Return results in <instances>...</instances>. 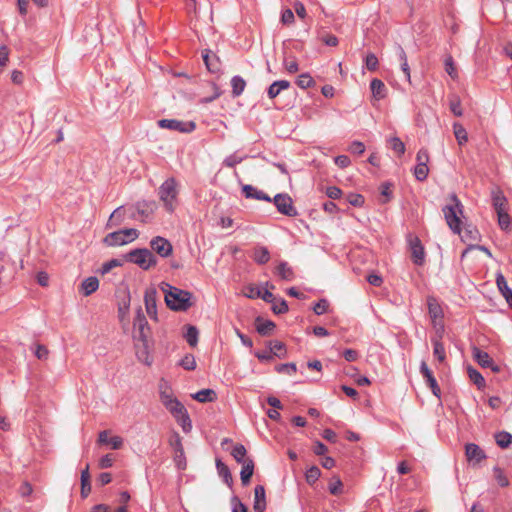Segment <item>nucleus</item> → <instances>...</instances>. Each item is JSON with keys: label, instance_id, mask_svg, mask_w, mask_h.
<instances>
[{"label": "nucleus", "instance_id": "1", "mask_svg": "<svg viewBox=\"0 0 512 512\" xmlns=\"http://www.w3.org/2000/svg\"><path fill=\"white\" fill-rule=\"evenodd\" d=\"M161 289L165 294V302L171 310L186 311L192 306V294L190 292L168 283H163Z\"/></svg>", "mask_w": 512, "mask_h": 512}, {"label": "nucleus", "instance_id": "2", "mask_svg": "<svg viewBox=\"0 0 512 512\" xmlns=\"http://www.w3.org/2000/svg\"><path fill=\"white\" fill-rule=\"evenodd\" d=\"M450 204L442 208L447 225L455 234H461V219L463 215V205L455 194L450 196Z\"/></svg>", "mask_w": 512, "mask_h": 512}, {"label": "nucleus", "instance_id": "3", "mask_svg": "<svg viewBox=\"0 0 512 512\" xmlns=\"http://www.w3.org/2000/svg\"><path fill=\"white\" fill-rule=\"evenodd\" d=\"M178 194V182L174 177L166 179L158 189L159 199L170 213L175 210Z\"/></svg>", "mask_w": 512, "mask_h": 512}, {"label": "nucleus", "instance_id": "4", "mask_svg": "<svg viewBox=\"0 0 512 512\" xmlns=\"http://www.w3.org/2000/svg\"><path fill=\"white\" fill-rule=\"evenodd\" d=\"M138 236L139 232L137 229L126 228L108 233L104 237L103 243L109 247L122 246L133 242Z\"/></svg>", "mask_w": 512, "mask_h": 512}, {"label": "nucleus", "instance_id": "5", "mask_svg": "<svg viewBox=\"0 0 512 512\" xmlns=\"http://www.w3.org/2000/svg\"><path fill=\"white\" fill-rule=\"evenodd\" d=\"M126 260L138 265L143 270H148L157 264L154 254L147 248H137L131 250L126 255Z\"/></svg>", "mask_w": 512, "mask_h": 512}, {"label": "nucleus", "instance_id": "6", "mask_svg": "<svg viewBox=\"0 0 512 512\" xmlns=\"http://www.w3.org/2000/svg\"><path fill=\"white\" fill-rule=\"evenodd\" d=\"M133 338L135 342H146L149 341L150 336V327L148 325L147 319L141 310L139 308L137 310L136 316L134 318L133 322Z\"/></svg>", "mask_w": 512, "mask_h": 512}, {"label": "nucleus", "instance_id": "7", "mask_svg": "<svg viewBox=\"0 0 512 512\" xmlns=\"http://www.w3.org/2000/svg\"><path fill=\"white\" fill-rule=\"evenodd\" d=\"M273 202L279 213L289 217H295L298 215V211L293 205V200L288 194H276L273 198Z\"/></svg>", "mask_w": 512, "mask_h": 512}, {"label": "nucleus", "instance_id": "8", "mask_svg": "<svg viewBox=\"0 0 512 512\" xmlns=\"http://www.w3.org/2000/svg\"><path fill=\"white\" fill-rule=\"evenodd\" d=\"M158 126L163 129L179 131L182 133H190L195 130L196 124L193 121H180L177 119H161Z\"/></svg>", "mask_w": 512, "mask_h": 512}, {"label": "nucleus", "instance_id": "9", "mask_svg": "<svg viewBox=\"0 0 512 512\" xmlns=\"http://www.w3.org/2000/svg\"><path fill=\"white\" fill-rule=\"evenodd\" d=\"M151 249L163 258L169 257L173 252L172 244L164 237L156 236L150 241Z\"/></svg>", "mask_w": 512, "mask_h": 512}, {"label": "nucleus", "instance_id": "10", "mask_svg": "<svg viewBox=\"0 0 512 512\" xmlns=\"http://www.w3.org/2000/svg\"><path fill=\"white\" fill-rule=\"evenodd\" d=\"M420 373L426 381L427 386L431 389L433 395L437 398L441 396V390L437 383L436 378L434 377L432 371L429 369L427 363L422 361L420 364Z\"/></svg>", "mask_w": 512, "mask_h": 512}, {"label": "nucleus", "instance_id": "11", "mask_svg": "<svg viewBox=\"0 0 512 512\" xmlns=\"http://www.w3.org/2000/svg\"><path fill=\"white\" fill-rule=\"evenodd\" d=\"M472 355L475 361L483 368H491L494 372H499V367L494 364L490 355L479 349L478 347L472 348Z\"/></svg>", "mask_w": 512, "mask_h": 512}, {"label": "nucleus", "instance_id": "12", "mask_svg": "<svg viewBox=\"0 0 512 512\" xmlns=\"http://www.w3.org/2000/svg\"><path fill=\"white\" fill-rule=\"evenodd\" d=\"M411 258L414 264L421 266L425 261V251L419 238L410 240Z\"/></svg>", "mask_w": 512, "mask_h": 512}, {"label": "nucleus", "instance_id": "13", "mask_svg": "<svg viewBox=\"0 0 512 512\" xmlns=\"http://www.w3.org/2000/svg\"><path fill=\"white\" fill-rule=\"evenodd\" d=\"M135 347L137 359L145 365L150 366L153 362V358L150 355V341L135 342Z\"/></svg>", "mask_w": 512, "mask_h": 512}, {"label": "nucleus", "instance_id": "14", "mask_svg": "<svg viewBox=\"0 0 512 512\" xmlns=\"http://www.w3.org/2000/svg\"><path fill=\"white\" fill-rule=\"evenodd\" d=\"M156 294V289L150 288L145 291L144 295V302L147 314L154 319H156L157 315Z\"/></svg>", "mask_w": 512, "mask_h": 512}, {"label": "nucleus", "instance_id": "15", "mask_svg": "<svg viewBox=\"0 0 512 512\" xmlns=\"http://www.w3.org/2000/svg\"><path fill=\"white\" fill-rule=\"evenodd\" d=\"M248 292L245 293V295L248 298L255 299V298H261L267 303H273L275 300V296L273 293H271L269 290L265 289L262 290L261 288L255 287V286H249L247 288Z\"/></svg>", "mask_w": 512, "mask_h": 512}, {"label": "nucleus", "instance_id": "16", "mask_svg": "<svg viewBox=\"0 0 512 512\" xmlns=\"http://www.w3.org/2000/svg\"><path fill=\"white\" fill-rule=\"evenodd\" d=\"M98 443L109 445L111 449L118 450L122 448L124 441L120 436H112L109 438L108 431L103 430L98 435Z\"/></svg>", "mask_w": 512, "mask_h": 512}, {"label": "nucleus", "instance_id": "17", "mask_svg": "<svg viewBox=\"0 0 512 512\" xmlns=\"http://www.w3.org/2000/svg\"><path fill=\"white\" fill-rule=\"evenodd\" d=\"M492 205L496 212L507 210V198L503 191L499 188H494L491 191Z\"/></svg>", "mask_w": 512, "mask_h": 512}, {"label": "nucleus", "instance_id": "18", "mask_svg": "<svg viewBox=\"0 0 512 512\" xmlns=\"http://www.w3.org/2000/svg\"><path fill=\"white\" fill-rule=\"evenodd\" d=\"M242 192L246 198L262 200L266 202H271L272 199L262 190H258L252 185L246 184L242 187Z\"/></svg>", "mask_w": 512, "mask_h": 512}, {"label": "nucleus", "instance_id": "19", "mask_svg": "<svg viewBox=\"0 0 512 512\" xmlns=\"http://www.w3.org/2000/svg\"><path fill=\"white\" fill-rule=\"evenodd\" d=\"M266 508V494L265 488L262 485H257L254 489V511L264 512Z\"/></svg>", "mask_w": 512, "mask_h": 512}, {"label": "nucleus", "instance_id": "20", "mask_svg": "<svg viewBox=\"0 0 512 512\" xmlns=\"http://www.w3.org/2000/svg\"><path fill=\"white\" fill-rule=\"evenodd\" d=\"M129 214L128 209H125L123 206L116 208L110 215L108 222L106 224L107 228H113L121 225L124 222L126 214Z\"/></svg>", "mask_w": 512, "mask_h": 512}, {"label": "nucleus", "instance_id": "21", "mask_svg": "<svg viewBox=\"0 0 512 512\" xmlns=\"http://www.w3.org/2000/svg\"><path fill=\"white\" fill-rule=\"evenodd\" d=\"M496 284L501 292L502 296L505 298L506 302L510 307H512V289L509 288L507 281L503 274L498 273L496 276Z\"/></svg>", "mask_w": 512, "mask_h": 512}, {"label": "nucleus", "instance_id": "22", "mask_svg": "<svg viewBox=\"0 0 512 512\" xmlns=\"http://www.w3.org/2000/svg\"><path fill=\"white\" fill-rule=\"evenodd\" d=\"M242 464V469L240 471V479L244 486H247L250 483V479L254 473V462L251 458H247Z\"/></svg>", "mask_w": 512, "mask_h": 512}, {"label": "nucleus", "instance_id": "23", "mask_svg": "<svg viewBox=\"0 0 512 512\" xmlns=\"http://www.w3.org/2000/svg\"><path fill=\"white\" fill-rule=\"evenodd\" d=\"M465 454L468 460H475L476 462H480L486 457L483 450L474 443H468L465 446Z\"/></svg>", "mask_w": 512, "mask_h": 512}, {"label": "nucleus", "instance_id": "24", "mask_svg": "<svg viewBox=\"0 0 512 512\" xmlns=\"http://www.w3.org/2000/svg\"><path fill=\"white\" fill-rule=\"evenodd\" d=\"M290 87V82L287 80L274 81L267 90L268 97L270 99L276 98L281 91L287 90Z\"/></svg>", "mask_w": 512, "mask_h": 512}, {"label": "nucleus", "instance_id": "25", "mask_svg": "<svg viewBox=\"0 0 512 512\" xmlns=\"http://www.w3.org/2000/svg\"><path fill=\"white\" fill-rule=\"evenodd\" d=\"M256 330L262 336H268L272 333L275 328V323L271 320H264L261 317H257L255 320Z\"/></svg>", "mask_w": 512, "mask_h": 512}, {"label": "nucleus", "instance_id": "26", "mask_svg": "<svg viewBox=\"0 0 512 512\" xmlns=\"http://www.w3.org/2000/svg\"><path fill=\"white\" fill-rule=\"evenodd\" d=\"M370 89L375 99L381 100L386 97V86L380 79L374 78L370 83Z\"/></svg>", "mask_w": 512, "mask_h": 512}, {"label": "nucleus", "instance_id": "27", "mask_svg": "<svg viewBox=\"0 0 512 512\" xmlns=\"http://www.w3.org/2000/svg\"><path fill=\"white\" fill-rule=\"evenodd\" d=\"M252 258L257 264L264 265L270 260V252L264 246H256L253 249Z\"/></svg>", "mask_w": 512, "mask_h": 512}, {"label": "nucleus", "instance_id": "28", "mask_svg": "<svg viewBox=\"0 0 512 512\" xmlns=\"http://www.w3.org/2000/svg\"><path fill=\"white\" fill-rule=\"evenodd\" d=\"M128 211L129 217L134 220L146 222L150 217V213L140 203H137L134 208H129Z\"/></svg>", "mask_w": 512, "mask_h": 512}, {"label": "nucleus", "instance_id": "29", "mask_svg": "<svg viewBox=\"0 0 512 512\" xmlns=\"http://www.w3.org/2000/svg\"><path fill=\"white\" fill-rule=\"evenodd\" d=\"M99 287V280L95 276H91L86 278L82 284L81 289L83 292V295L89 296L92 293H94Z\"/></svg>", "mask_w": 512, "mask_h": 512}, {"label": "nucleus", "instance_id": "30", "mask_svg": "<svg viewBox=\"0 0 512 512\" xmlns=\"http://www.w3.org/2000/svg\"><path fill=\"white\" fill-rule=\"evenodd\" d=\"M165 408L176 418L179 415H183L187 410L184 405L176 398L174 400L165 401Z\"/></svg>", "mask_w": 512, "mask_h": 512}, {"label": "nucleus", "instance_id": "31", "mask_svg": "<svg viewBox=\"0 0 512 512\" xmlns=\"http://www.w3.org/2000/svg\"><path fill=\"white\" fill-rule=\"evenodd\" d=\"M276 274L286 281H291L294 278L293 269L285 261L280 262L276 267Z\"/></svg>", "mask_w": 512, "mask_h": 512}, {"label": "nucleus", "instance_id": "32", "mask_svg": "<svg viewBox=\"0 0 512 512\" xmlns=\"http://www.w3.org/2000/svg\"><path fill=\"white\" fill-rule=\"evenodd\" d=\"M453 133L459 146H463L468 141V134L464 126L458 122L453 124Z\"/></svg>", "mask_w": 512, "mask_h": 512}, {"label": "nucleus", "instance_id": "33", "mask_svg": "<svg viewBox=\"0 0 512 512\" xmlns=\"http://www.w3.org/2000/svg\"><path fill=\"white\" fill-rule=\"evenodd\" d=\"M269 351L271 352L273 358H284L286 356L285 344L278 340L269 342Z\"/></svg>", "mask_w": 512, "mask_h": 512}, {"label": "nucleus", "instance_id": "34", "mask_svg": "<svg viewBox=\"0 0 512 512\" xmlns=\"http://www.w3.org/2000/svg\"><path fill=\"white\" fill-rule=\"evenodd\" d=\"M463 242L476 241L479 239V232L473 226H466L464 229L461 228V234H458Z\"/></svg>", "mask_w": 512, "mask_h": 512}, {"label": "nucleus", "instance_id": "35", "mask_svg": "<svg viewBox=\"0 0 512 512\" xmlns=\"http://www.w3.org/2000/svg\"><path fill=\"white\" fill-rule=\"evenodd\" d=\"M232 94L234 97L240 96L245 87L246 81L239 75L233 76L231 79Z\"/></svg>", "mask_w": 512, "mask_h": 512}, {"label": "nucleus", "instance_id": "36", "mask_svg": "<svg viewBox=\"0 0 512 512\" xmlns=\"http://www.w3.org/2000/svg\"><path fill=\"white\" fill-rule=\"evenodd\" d=\"M193 398L201 403L212 402L216 399V392L212 389H202L195 393Z\"/></svg>", "mask_w": 512, "mask_h": 512}, {"label": "nucleus", "instance_id": "37", "mask_svg": "<svg viewBox=\"0 0 512 512\" xmlns=\"http://www.w3.org/2000/svg\"><path fill=\"white\" fill-rule=\"evenodd\" d=\"M247 157V155H241L238 152H234L223 160V166L228 168H234L236 165L244 161Z\"/></svg>", "mask_w": 512, "mask_h": 512}, {"label": "nucleus", "instance_id": "38", "mask_svg": "<svg viewBox=\"0 0 512 512\" xmlns=\"http://www.w3.org/2000/svg\"><path fill=\"white\" fill-rule=\"evenodd\" d=\"M495 441L499 447L508 448L512 443V435L506 431L498 432L495 434Z\"/></svg>", "mask_w": 512, "mask_h": 512}, {"label": "nucleus", "instance_id": "39", "mask_svg": "<svg viewBox=\"0 0 512 512\" xmlns=\"http://www.w3.org/2000/svg\"><path fill=\"white\" fill-rule=\"evenodd\" d=\"M433 354L439 362H443L446 358L445 348L440 339H432Z\"/></svg>", "mask_w": 512, "mask_h": 512}, {"label": "nucleus", "instance_id": "40", "mask_svg": "<svg viewBox=\"0 0 512 512\" xmlns=\"http://www.w3.org/2000/svg\"><path fill=\"white\" fill-rule=\"evenodd\" d=\"M198 335H199V332L195 326H193V325L187 326V331H186L184 337H185L187 343L191 347H195L197 345Z\"/></svg>", "mask_w": 512, "mask_h": 512}, {"label": "nucleus", "instance_id": "41", "mask_svg": "<svg viewBox=\"0 0 512 512\" xmlns=\"http://www.w3.org/2000/svg\"><path fill=\"white\" fill-rule=\"evenodd\" d=\"M246 448L242 444H236L233 446L231 450L232 457L236 460L238 463H244V461L247 459L246 456Z\"/></svg>", "mask_w": 512, "mask_h": 512}, {"label": "nucleus", "instance_id": "42", "mask_svg": "<svg viewBox=\"0 0 512 512\" xmlns=\"http://www.w3.org/2000/svg\"><path fill=\"white\" fill-rule=\"evenodd\" d=\"M216 468L218 474L224 479L226 483L232 482V476L228 466L221 461V459H216Z\"/></svg>", "mask_w": 512, "mask_h": 512}, {"label": "nucleus", "instance_id": "43", "mask_svg": "<svg viewBox=\"0 0 512 512\" xmlns=\"http://www.w3.org/2000/svg\"><path fill=\"white\" fill-rule=\"evenodd\" d=\"M449 107H450L451 112L455 116L460 117L463 115V110L461 107V100H460L459 96L451 95L449 97Z\"/></svg>", "mask_w": 512, "mask_h": 512}, {"label": "nucleus", "instance_id": "44", "mask_svg": "<svg viewBox=\"0 0 512 512\" xmlns=\"http://www.w3.org/2000/svg\"><path fill=\"white\" fill-rule=\"evenodd\" d=\"M428 309H429V315L432 318V321L442 318V316H443L442 309L434 299H431L428 301Z\"/></svg>", "mask_w": 512, "mask_h": 512}, {"label": "nucleus", "instance_id": "45", "mask_svg": "<svg viewBox=\"0 0 512 512\" xmlns=\"http://www.w3.org/2000/svg\"><path fill=\"white\" fill-rule=\"evenodd\" d=\"M468 375H469L470 380L473 382V384H475L478 388H482L485 386L484 377L481 375V373L478 370H476L472 367H469Z\"/></svg>", "mask_w": 512, "mask_h": 512}, {"label": "nucleus", "instance_id": "46", "mask_svg": "<svg viewBox=\"0 0 512 512\" xmlns=\"http://www.w3.org/2000/svg\"><path fill=\"white\" fill-rule=\"evenodd\" d=\"M296 84L300 88L306 89V88H310V87L314 86L315 81L313 80V78L311 77V75L309 73H303L298 76Z\"/></svg>", "mask_w": 512, "mask_h": 512}, {"label": "nucleus", "instance_id": "47", "mask_svg": "<svg viewBox=\"0 0 512 512\" xmlns=\"http://www.w3.org/2000/svg\"><path fill=\"white\" fill-rule=\"evenodd\" d=\"M173 460H174L175 466L178 470L186 469L187 461H186L184 449L174 452Z\"/></svg>", "mask_w": 512, "mask_h": 512}, {"label": "nucleus", "instance_id": "48", "mask_svg": "<svg viewBox=\"0 0 512 512\" xmlns=\"http://www.w3.org/2000/svg\"><path fill=\"white\" fill-rule=\"evenodd\" d=\"M429 173V168L427 164L417 163L414 168V176L418 181H424Z\"/></svg>", "mask_w": 512, "mask_h": 512}, {"label": "nucleus", "instance_id": "49", "mask_svg": "<svg viewBox=\"0 0 512 512\" xmlns=\"http://www.w3.org/2000/svg\"><path fill=\"white\" fill-rule=\"evenodd\" d=\"M498 216V224L502 230H508L511 226V217L507 210L496 212Z\"/></svg>", "mask_w": 512, "mask_h": 512}, {"label": "nucleus", "instance_id": "50", "mask_svg": "<svg viewBox=\"0 0 512 512\" xmlns=\"http://www.w3.org/2000/svg\"><path fill=\"white\" fill-rule=\"evenodd\" d=\"M179 365L188 371H192L196 368V360L192 354H186L179 362Z\"/></svg>", "mask_w": 512, "mask_h": 512}, {"label": "nucleus", "instance_id": "51", "mask_svg": "<svg viewBox=\"0 0 512 512\" xmlns=\"http://www.w3.org/2000/svg\"><path fill=\"white\" fill-rule=\"evenodd\" d=\"M175 419L178 422V424L182 427V429L185 433H188L191 431L192 423H191V420H190V417H189L187 411L185 413H183V415L181 414L178 417H176Z\"/></svg>", "mask_w": 512, "mask_h": 512}, {"label": "nucleus", "instance_id": "52", "mask_svg": "<svg viewBox=\"0 0 512 512\" xmlns=\"http://www.w3.org/2000/svg\"><path fill=\"white\" fill-rule=\"evenodd\" d=\"M329 492L332 494V495H340L342 493V490H343V483L341 481V479L337 476H334L332 479H331V482L329 483Z\"/></svg>", "mask_w": 512, "mask_h": 512}, {"label": "nucleus", "instance_id": "53", "mask_svg": "<svg viewBox=\"0 0 512 512\" xmlns=\"http://www.w3.org/2000/svg\"><path fill=\"white\" fill-rule=\"evenodd\" d=\"M320 476H321V471L317 466L310 467L305 473L306 481L309 484L315 483L319 479Z\"/></svg>", "mask_w": 512, "mask_h": 512}, {"label": "nucleus", "instance_id": "54", "mask_svg": "<svg viewBox=\"0 0 512 512\" xmlns=\"http://www.w3.org/2000/svg\"><path fill=\"white\" fill-rule=\"evenodd\" d=\"M272 311L277 315L286 313L288 311L287 302L284 299H279L277 301L275 299L272 303Z\"/></svg>", "mask_w": 512, "mask_h": 512}, {"label": "nucleus", "instance_id": "55", "mask_svg": "<svg viewBox=\"0 0 512 512\" xmlns=\"http://www.w3.org/2000/svg\"><path fill=\"white\" fill-rule=\"evenodd\" d=\"M444 65H445V71L446 73L452 78V79H456L458 77V73H457V70H456V67L454 65V61H453V58L451 56H448L445 61H444Z\"/></svg>", "mask_w": 512, "mask_h": 512}, {"label": "nucleus", "instance_id": "56", "mask_svg": "<svg viewBox=\"0 0 512 512\" xmlns=\"http://www.w3.org/2000/svg\"><path fill=\"white\" fill-rule=\"evenodd\" d=\"M365 66L369 71H376L378 68V58L374 53H368L364 59Z\"/></svg>", "mask_w": 512, "mask_h": 512}, {"label": "nucleus", "instance_id": "57", "mask_svg": "<svg viewBox=\"0 0 512 512\" xmlns=\"http://www.w3.org/2000/svg\"><path fill=\"white\" fill-rule=\"evenodd\" d=\"M390 147L399 155L404 154L405 145L398 137H392L390 140Z\"/></svg>", "mask_w": 512, "mask_h": 512}, {"label": "nucleus", "instance_id": "58", "mask_svg": "<svg viewBox=\"0 0 512 512\" xmlns=\"http://www.w3.org/2000/svg\"><path fill=\"white\" fill-rule=\"evenodd\" d=\"M296 370L297 369L295 363H285L276 366V371L278 373H287L289 375H292L296 372Z\"/></svg>", "mask_w": 512, "mask_h": 512}, {"label": "nucleus", "instance_id": "59", "mask_svg": "<svg viewBox=\"0 0 512 512\" xmlns=\"http://www.w3.org/2000/svg\"><path fill=\"white\" fill-rule=\"evenodd\" d=\"M283 64H284L285 69L289 73H296L299 70L298 63L294 57H292V58L286 57L283 61Z\"/></svg>", "mask_w": 512, "mask_h": 512}, {"label": "nucleus", "instance_id": "60", "mask_svg": "<svg viewBox=\"0 0 512 512\" xmlns=\"http://www.w3.org/2000/svg\"><path fill=\"white\" fill-rule=\"evenodd\" d=\"M494 474H495V479H496L497 483L501 487H506L509 485V481H508L507 477L505 476L504 472L502 471V469L495 467Z\"/></svg>", "mask_w": 512, "mask_h": 512}, {"label": "nucleus", "instance_id": "61", "mask_svg": "<svg viewBox=\"0 0 512 512\" xmlns=\"http://www.w3.org/2000/svg\"><path fill=\"white\" fill-rule=\"evenodd\" d=\"M329 303L326 299H320L313 307V311L316 315H322L327 312Z\"/></svg>", "mask_w": 512, "mask_h": 512}, {"label": "nucleus", "instance_id": "62", "mask_svg": "<svg viewBox=\"0 0 512 512\" xmlns=\"http://www.w3.org/2000/svg\"><path fill=\"white\" fill-rule=\"evenodd\" d=\"M349 204L355 207H361L364 204V197L360 194H349L347 197Z\"/></svg>", "mask_w": 512, "mask_h": 512}, {"label": "nucleus", "instance_id": "63", "mask_svg": "<svg viewBox=\"0 0 512 512\" xmlns=\"http://www.w3.org/2000/svg\"><path fill=\"white\" fill-rule=\"evenodd\" d=\"M170 445L174 449V452L183 450L182 439L178 433H174L170 439Z\"/></svg>", "mask_w": 512, "mask_h": 512}, {"label": "nucleus", "instance_id": "64", "mask_svg": "<svg viewBox=\"0 0 512 512\" xmlns=\"http://www.w3.org/2000/svg\"><path fill=\"white\" fill-rule=\"evenodd\" d=\"M18 492L20 494L21 497H27V496H30L33 492V487L32 485L28 482V481H24L19 489H18Z\"/></svg>", "mask_w": 512, "mask_h": 512}]
</instances>
